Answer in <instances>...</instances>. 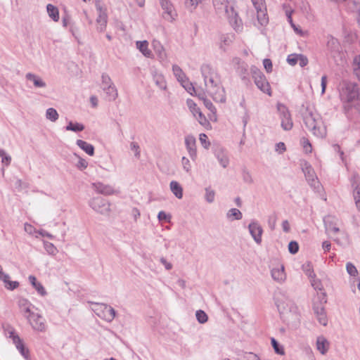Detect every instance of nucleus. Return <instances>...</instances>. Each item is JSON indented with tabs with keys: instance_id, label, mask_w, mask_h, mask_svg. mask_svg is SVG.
Masks as SVG:
<instances>
[{
	"instance_id": "nucleus-1",
	"label": "nucleus",
	"mask_w": 360,
	"mask_h": 360,
	"mask_svg": "<svg viewBox=\"0 0 360 360\" xmlns=\"http://www.w3.org/2000/svg\"><path fill=\"white\" fill-rule=\"evenodd\" d=\"M205 90L216 102L225 103L226 93L221 86V79L217 70L211 65L203 64L200 68Z\"/></svg>"
},
{
	"instance_id": "nucleus-2",
	"label": "nucleus",
	"mask_w": 360,
	"mask_h": 360,
	"mask_svg": "<svg viewBox=\"0 0 360 360\" xmlns=\"http://www.w3.org/2000/svg\"><path fill=\"white\" fill-rule=\"evenodd\" d=\"M305 127L317 138H324L327 134L326 127L320 114L307 109L302 112Z\"/></svg>"
},
{
	"instance_id": "nucleus-3",
	"label": "nucleus",
	"mask_w": 360,
	"mask_h": 360,
	"mask_svg": "<svg viewBox=\"0 0 360 360\" xmlns=\"http://www.w3.org/2000/svg\"><path fill=\"white\" fill-rule=\"evenodd\" d=\"M212 4L219 15L226 17L236 32L240 31L241 20L228 0H212Z\"/></svg>"
},
{
	"instance_id": "nucleus-4",
	"label": "nucleus",
	"mask_w": 360,
	"mask_h": 360,
	"mask_svg": "<svg viewBox=\"0 0 360 360\" xmlns=\"http://www.w3.org/2000/svg\"><path fill=\"white\" fill-rule=\"evenodd\" d=\"M281 297H277L276 304L283 318H297L298 315V308L294 302L283 293H280Z\"/></svg>"
},
{
	"instance_id": "nucleus-5",
	"label": "nucleus",
	"mask_w": 360,
	"mask_h": 360,
	"mask_svg": "<svg viewBox=\"0 0 360 360\" xmlns=\"http://www.w3.org/2000/svg\"><path fill=\"white\" fill-rule=\"evenodd\" d=\"M318 298L319 301H314L313 303V311L319 323L326 326L328 324V318L324 307L327 302L326 293L318 294Z\"/></svg>"
},
{
	"instance_id": "nucleus-6",
	"label": "nucleus",
	"mask_w": 360,
	"mask_h": 360,
	"mask_svg": "<svg viewBox=\"0 0 360 360\" xmlns=\"http://www.w3.org/2000/svg\"><path fill=\"white\" fill-rule=\"evenodd\" d=\"M340 96L343 102L350 103L359 98L358 85L354 82H345L340 91Z\"/></svg>"
},
{
	"instance_id": "nucleus-7",
	"label": "nucleus",
	"mask_w": 360,
	"mask_h": 360,
	"mask_svg": "<svg viewBox=\"0 0 360 360\" xmlns=\"http://www.w3.org/2000/svg\"><path fill=\"white\" fill-rule=\"evenodd\" d=\"M93 310L98 317L108 322H111L116 314L112 307L103 303H95Z\"/></svg>"
},
{
	"instance_id": "nucleus-8",
	"label": "nucleus",
	"mask_w": 360,
	"mask_h": 360,
	"mask_svg": "<svg viewBox=\"0 0 360 360\" xmlns=\"http://www.w3.org/2000/svg\"><path fill=\"white\" fill-rule=\"evenodd\" d=\"M252 72L255 84L257 88L259 89L262 92L268 94L269 96H271V86L264 75L256 68H252Z\"/></svg>"
},
{
	"instance_id": "nucleus-9",
	"label": "nucleus",
	"mask_w": 360,
	"mask_h": 360,
	"mask_svg": "<svg viewBox=\"0 0 360 360\" xmlns=\"http://www.w3.org/2000/svg\"><path fill=\"white\" fill-rule=\"evenodd\" d=\"M277 110L281 120V127L285 131L290 130L293 127V122L288 108L282 103L277 104Z\"/></svg>"
},
{
	"instance_id": "nucleus-10",
	"label": "nucleus",
	"mask_w": 360,
	"mask_h": 360,
	"mask_svg": "<svg viewBox=\"0 0 360 360\" xmlns=\"http://www.w3.org/2000/svg\"><path fill=\"white\" fill-rule=\"evenodd\" d=\"M89 206L101 214H107L110 212V203L101 196L93 198L89 201Z\"/></svg>"
},
{
	"instance_id": "nucleus-11",
	"label": "nucleus",
	"mask_w": 360,
	"mask_h": 360,
	"mask_svg": "<svg viewBox=\"0 0 360 360\" xmlns=\"http://www.w3.org/2000/svg\"><path fill=\"white\" fill-rule=\"evenodd\" d=\"M248 230L255 242L260 245L262 243L263 229L259 223L256 220H252L248 225Z\"/></svg>"
},
{
	"instance_id": "nucleus-12",
	"label": "nucleus",
	"mask_w": 360,
	"mask_h": 360,
	"mask_svg": "<svg viewBox=\"0 0 360 360\" xmlns=\"http://www.w3.org/2000/svg\"><path fill=\"white\" fill-rule=\"evenodd\" d=\"M161 7L164 11L162 16L168 20L172 21L176 16V13L174 9V6L169 0H160Z\"/></svg>"
},
{
	"instance_id": "nucleus-13",
	"label": "nucleus",
	"mask_w": 360,
	"mask_h": 360,
	"mask_svg": "<svg viewBox=\"0 0 360 360\" xmlns=\"http://www.w3.org/2000/svg\"><path fill=\"white\" fill-rule=\"evenodd\" d=\"M302 171L304 174L307 181L311 187L316 188V184L317 186H319V182L317 181L315 172L309 163L305 162L304 167H302Z\"/></svg>"
},
{
	"instance_id": "nucleus-14",
	"label": "nucleus",
	"mask_w": 360,
	"mask_h": 360,
	"mask_svg": "<svg viewBox=\"0 0 360 360\" xmlns=\"http://www.w3.org/2000/svg\"><path fill=\"white\" fill-rule=\"evenodd\" d=\"M32 328L38 331H44L46 326L43 321V318L37 314L32 313L30 315H25Z\"/></svg>"
},
{
	"instance_id": "nucleus-15",
	"label": "nucleus",
	"mask_w": 360,
	"mask_h": 360,
	"mask_svg": "<svg viewBox=\"0 0 360 360\" xmlns=\"http://www.w3.org/2000/svg\"><path fill=\"white\" fill-rule=\"evenodd\" d=\"M323 223L326 233H337L340 231V229L337 226L338 219L332 215L326 216L323 218Z\"/></svg>"
},
{
	"instance_id": "nucleus-16",
	"label": "nucleus",
	"mask_w": 360,
	"mask_h": 360,
	"mask_svg": "<svg viewBox=\"0 0 360 360\" xmlns=\"http://www.w3.org/2000/svg\"><path fill=\"white\" fill-rule=\"evenodd\" d=\"M326 48L330 55L334 57L335 54L340 52V44L337 39L328 35L327 37Z\"/></svg>"
},
{
	"instance_id": "nucleus-17",
	"label": "nucleus",
	"mask_w": 360,
	"mask_h": 360,
	"mask_svg": "<svg viewBox=\"0 0 360 360\" xmlns=\"http://www.w3.org/2000/svg\"><path fill=\"white\" fill-rule=\"evenodd\" d=\"M352 186L354 188L353 195L356 206L360 210V177L354 174L352 178Z\"/></svg>"
},
{
	"instance_id": "nucleus-18",
	"label": "nucleus",
	"mask_w": 360,
	"mask_h": 360,
	"mask_svg": "<svg viewBox=\"0 0 360 360\" xmlns=\"http://www.w3.org/2000/svg\"><path fill=\"white\" fill-rule=\"evenodd\" d=\"M25 79L27 82L32 83L34 88H45L46 83L42 79L41 77L32 72H28L25 75Z\"/></svg>"
},
{
	"instance_id": "nucleus-19",
	"label": "nucleus",
	"mask_w": 360,
	"mask_h": 360,
	"mask_svg": "<svg viewBox=\"0 0 360 360\" xmlns=\"http://www.w3.org/2000/svg\"><path fill=\"white\" fill-rule=\"evenodd\" d=\"M196 140L192 135H188L185 137V145L189 155L193 160L196 158Z\"/></svg>"
},
{
	"instance_id": "nucleus-20",
	"label": "nucleus",
	"mask_w": 360,
	"mask_h": 360,
	"mask_svg": "<svg viewBox=\"0 0 360 360\" xmlns=\"http://www.w3.org/2000/svg\"><path fill=\"white\" fill-rule=\"evenodd\" d=\"M13 343L15 345L16 349L19 351L21 355L25 359H28L30 357V352L25 346L22 340L19 336H13Z\"/></svg>"
},
{
	"instance_id": "nucleus-21",
	"label": "nucleus",
	"mask_w": 360,
	"mask_h": 360,
	"mask_svg": "<svg viewBox=\"0 0 360 360\" xmlns=\"http://www.w3.org/2000/svg\"><path fill=\"white\" fill-rule=\"evenodd\" d=\"M214 155L216 158L218 160L219 164L224 168L228 167L229 164V159L227 155V153L222 148H217L214 152Z\"/></svg>"
},
{
	"instance_id": "nucleus-22",
	"label": "nucleus",
	"mask_w": 360,
	"mask_h": 360,
	"mask_svg": "<svg viewBox=\"0 0 360 360\" xmlns=\"http://www.w3.org/2000/svg\"><path fill=\"white\" fill-rule=\"evenodd\" d=\"M317 350L323 355H325L330 347V342L323 335L319 336L316 342Z\"/></svg>"
},
{
	"instance_id": "nucleus-23",
	"label": "nucleus",
	"mask_w": 360,
	"mask_h": 360,
	"mask_svg": "<svg viewBox=\"0 0 360 360\" xmlns=\"http://www.w3.org/2000/svg\"><path fill=\"white\" fill-rule=\"evenodd\" d=\"M151 74L155 85L161 90H165L167 89V84L163 75L156 70H152Z\"/></svg>"
},
{
	"instance_id": "nucleus-24",
	"label": "nucleus",
	"mask_w": 360,
	"mask_h": 360,
	"mask_svg": "<svg viewBox=\"0 0 360 360\" xmlns=\"http://www.w3.org/2000/svg\"><path fill=\"white\" fill-rule=\"evenodd\" d=\"M94 188L98 193L103 195H111L114 193V189L110 185H105L101 182H96L93 184Z\"/></svg>"
},
{
	"instance_id": "nucleus-25",
	"label": "nucleus",
	"mask_w": 360,
	"mask_h": 360,
	"mask_svg": "<svg viewBox=\"0 0 360 360\" xmlns=\"http://www.w3.org/2000/svg\"><path fill=\"white\" fill-rule=\"evenodd\" d=\"M99 15L96 19L97 22V30L99 32H103L105 30L106 25H107V14L104 11L99 7Z\"/></svg>"
},
{
	"instance_id": "nucleus-26",
	"label": "nucleus",
	"mask_w": 360,
	"mask_h": 360,
	"mask_svg": "<svg viewBox=\"0 0 360 360\" xmlns=\"http://www.w3.org/2000/svg\"><path fill=\"white\" fill-rule=\"evenodd\" d=\"M190 108L193 115L197 117L199 123L202 125H205L207 123V120L205 115L202 113L200 108L197 107V105L194 103L190 105Z\"/></svg>"
},
{
	"instance_id": "nucleus-27",
	"label": "nucleus",
	"mask_w": 360,
	"mask_h": 360,
	"mask_svg": "<svg viewBox=\"0 0 360 360\" xmlns=\"http://www.w3.org/2000/svg\"><path fill=\"white\" fill-rule=\"evenodd\" d=\"M30 283L32 284L33 288L37 291V292L41 295L45 296L47 292L41 283L37 282V278L34 276L30 275L28 277Z\"/></svg>"
},
{
	"instance_id": "nucleus-28",
	"label": "nucleus",
	"mask_w": 360,
	"mask_h": 360,
	"mask_svg": "<svg viewBox=\"0 0 360 360\" xmlns=\"http://www.w3.org/2000/svg\"><path fill=\"white\" fill-rule=\"evenodd\" d=\"M136 47L144 56L147 58H151L153 56L152 51L148 49V43L147 41H136Z\"/></svg>"
},
{
	"instance_id": "nucleus-29",
	"label": "nucleus",
	"mask_w": 360,
	"mask_h": 360,
	"mask_svg": "<svg viewBox=\"0 0 360 360\" xmlns=\"http://www.w3.org/2000/svg\"><path fill=\"white\" fill-rule=\"evenodd\" d=\"M76 143L79 148L83 150L89 155L93 156L94 155V147L92 144L81 139H78Z\"/></svg>"
},
{
	"instance_id": "nucleus-30",
	"label": "nucleus",
	"mask_w": 360,
	"mask_h": 360,
	"mask_svg": "<svg viewBox=\"0 0 360 360\" xmlns=\"http://www.w3.org/2000/svg\"><path fill=\"white\" fill-rule=\"evenodd\" d=\"M271 277L274 281L282 282L285 278L284 272V266H281L280 268H274L271 270Z\"/></svg>"
},
{
	"instance_id": "nucleus-31",
	"label": "nucleus",
	"mask_w": 360,
	"mask_h": 360,
	"mask_svg": "<svg viewBox=\"0 0 360 360\" xmlns=\"http://www.w3.org/2000/svg\"><path fill=\"white\" fill-rule=\"evenodd\" d=\"M103 91L105 93L107 99L110 101H115L117 96V90L115 84L108 87H103Z\"/></svg>"
},
{
	"instance_id": "nucleus-32",
	"label": "nucleus",
	"mask_w": 360,
	"mask_h": 360,
	"mask_svg": "<svg viewBox=\"0 0 360 360\" xmlns=\"http://www.w3.org/2000/svg\"><path fill=\"white\" fill-rule=\"evenodd\" d=\"M170 189L173 194L178 198L181 199L183 197V188L181 185L176 181L170 182Z\"/></svg>"
},
{
	"instance_id": "nucleus-33",
	"label": "nucleus",
	"mask_w": 360,
	"mask_h": 360,
	"mask_svg": "<svg viewBox=\"0 0 360 360\" xmlns=\"http://www.w3.org/2000/svg\"><path fill=\"white\" fill-rule=\"evenodd\" d=\"M46 11L49 14V16L55 22H58L59 20V11L58 8L51 4H49L46 6Z\"/></svg>"
},
{
	"instance_id": "nucleus-34",
	"label": "nucleus",
	"mask_w": 360,
	"mask_h": 360,
	"mask_svg": "<svg viewBox=\"0 0 360 360\" xmlns=\"http://www.w3.org/2000/svg\"><path fill=\"white\" fill-rule=\"evenodd\" d=\"M352 67L354 75L360 82V55H356L354 57Z\"/></svg>"
},
{
	"instance_id": "nucleus-35",
	"label": "nucleus",
	"mask_w": 360,
	"mask_h": 360,
	"mask_svg": "<svg viewBox=\"0 0 360 360\" xmlns=\"http://www.w3.org/2000/svg\"><path fill=\"white\" fill-rule=\"evenodd\" d=\"M18 305L21 311L24 313V316L32 314L30 306L32 304L26 299L21 298L18 301Z\"/></svg>"
},
{
	"instance_id": "nucleus-36",
	"label": "nucleus",
	"mask_w": 360,
	"mask_h": 360,
	"mask_svg": "<svg viewBox=\"0 0 360 360\" xmlns=\"http://www.w3.org/2000/svg\"><path fill=\"white\" fill-rule=\"evenodd\" d=\"M233 61L238 64L237 72L240 75L243 79H245L248 73L247 65L240 60L238 58H235Z\"/></svg>"
},
{
	"instance_id": "nucleus-37",
	"label": "nucleus",
	"mask_w": 360,
	"mask_h": 360,
	"mask_svg": "<svg viewBox=\"0 0 360 360\" xmlns=\"http://www.w3.org/2000/svg\"><path fill=\"white\" fill-rule=\"evenodd\" d=\"M226 217L231 221L240 220L242 219L243 214L239 210L236 208H231L226 213Z\"/></svg>"
},
{
	"instance_id": "nucleus-38",
	"label": "nucleus",
	"mask_w": 360,
	"mask_h": 360,
	"mask_svg": "<svg viewBox=\"0 0 360 360\" xmlns=\"http://www.w3.org/2000/svg\"><path fill=\"white\" fill-rule=\"evenodd\" d=\"M172 70L174 75H175L179 82H180L181 84L186 82V79H187L186 75L184 74V72L182 71L179 66H178L177 65H174L172 66Z\"/></svg>"
},
{
	"instance_id": "nucleus-39",
	"label": "nucleus",
	"mask_w": 360,
	"mask_h": 360,
	"mask_svg": "<svg viewBox=\"0 0 360 360\" xmlns=\"http://www.w3.org/2000/svg\"><path fill=\"white\" fill-rule=\"evenodd\" d=\"M257 20L261 25H265L269 22V18L267 16L266 8L264 9H259L257 11Z\"/></svg>"
},
{
	"instance_id": "nucleus-40",
	"label": "nucleus",
	"mask_w": 360,
	"mask_h": 360,
	"mask_svg": "<svg viewBox=\"0 0 360 360\" xmlns=\"http://www.w3.org/2000/svg\"><path fill=\"white\" fill-rule=\"evenodd\" d=\"M65 129L67 131L79 132L84 129V125L79 122H72L70 121L68 124L65 127Z\"/></svg>"
},
{
	"instance_id": "nucleus-41",
	"label": "nucleus",
	"mask_w": 360,
	"mask_h": 360,
	"mask_svg": "<svg viewBox=\"0 0 360 360\" xmlns=\"http://www.w3.org/2000/svg\"><path fill=\"white\" fill-rule=\"evenodd\" d=\"M234 39V36L233 34H222L220 37L221 45L220 48L225 51V48L224 46H229L231 44Z\"/></svg>"
},
{
	"instance_id": "nucleus-42",
	"label": "nucleus",
	"mask_w": 360,
	"mask_h": 360,
	"mask_svg": "<svg viewBox=\"0 0 360 360\" xmlns=\"http://www.w3.org/2000/svg\"><path fill=\"white\" fill-rule=\"evenodd\" d=\"M46 117L51 122H56L58 119V113L54 108H49L46 110Z\"/></svg>"
},
{
	"instance_id": "nucleus-43",
	"label": "nucleus",
	"mask_w": 360,
	"mask_h": 360,
	"mask_svg": "<svg viewBox=\"0 0 360 360\" xmlns=\"http://www.w3.org/2000/svg\"><path fill=\"white\" fill-rule=\"evenodd\" d=\"M200 99L203 101L205 106L212 113H215L217 110L212 103L204 96V94H198Z\"/></svg>"
},
{
	"instance_id": "nucleus-44",
	"label": "nucleus",
	"mask_w": 360,
	"mask_h": 360,
	"mask_svg": "<svg viewBox=\"0 0 360 360\" xmlns=\"http://www.w3.org/2000/svg\"><path fill=\"white\" fill-rule=\"evenodd\" d=\"M271 343L276 354L281 355L284 354L283 347L281 345H280L275 338H272L271 339Z\"/></svg>"
},
{
	"instance_id": "nucleus-45",
	"label": "nucleus",
	"mask_w": 360,
	"mask_h": 360,
	"mask_svg": "<svg viewBox=\"0 0 360 360\" xmlns=\"http://www.w3.org/2000/svg\"><path fill=\"white\" fill-rule=\"evenodd\" d=\"M214 197H215L214 191L212 190L210 187L205 188V200L209 203H212L214 200Z\"/></svg>"
},
{
	"instance_id": "nucleus-46",
	"label": "nucleus",
	"mask_w": 360,
	"mask_h": 360,
	"mask_svg": "<svg viewBox=\"0 0 360 360\" xmlns=\"http://www.w3.org/2000/svg\"><path fill=\"white\" fill-rule=\"evenodd\" d=\"M44 247L46 251L51 255H55L58 252L57 248L54 246V245L50 242L44 241Z\"/></svg>"
},
{
	"instance_id": "nucleus-47",
	"label": "nucleus",
	"mask_w": 360,
	"mask_h": 360,
	"mask_svg": "<svg viewBox=\"0 0 360 360\" xmlns=\"http://www.w3.org/2000/svg\"><path fill=\"white\" fill-rule=\"evenodd\" d=\"M111 78L106 73H103L101 76V88L103 87H108L111 85H113Z\"/></svg>"
},
{
	"instance_id": "nucleus-48",
	"label": "nucleus",
	"mask_w": 360,
	"mask_h": 360,
	"mask_svg": "<svg viewBox=\"0 0 360 360\" xmlns=\"http://www.w3.org/2000/svg\"><path fill=\"white\" fill-rule=\"evenodd\" d=\"M195 316L200 323H205L207 321L208 316L207 314L202 310H198L195 313Z\"/></svg>"
},
{
	"instance_id": "nucleus-49",
	"label": "nucleus",
	"mask_w": 360,
	"mask_h": 360,
	"mask_svg": "<svg viewBox=\"0 0 360 360\" xmlns=\"http://www.w3.org/2000/svg\"><path fill=\"white\" fill-rule=\"evenodd\" d=\"M0 157L1 158V162L5 166H8L11 162V157L6 154L4 149H0Z\"/></svg>"
},
{
	"instance_id": "nucleus-50",
	"label": "nucleus",
	"mask_w": 360,
	"mask_h": 360,
	"mask_svg": "<svg viewBox=\"0 0 360 360\" xmlns=\"http://www.w3.org/2000/svg\"><path fill=\"white\" fill-rule=\"evenodd\" d=\"M181 84L191 95H193L194 94L197 95L195 87L191 83H189L187 79H186V82Z\"/></svg>"
},
{
	"instance_id": "nucleus-51",
	"label": "nucleus",
	"mask_w": 360,
	"mask_h": 360,
	"mask_svg": "<svg viewBox=\"0 0 360 360\" xmlns=\"http://www.w3.org/2000/svg\"><path fill=\"white\" fill-rule=\"evenodd\" d=\"M199 140H200V142L202 144V146L205 149L209 148V147L210 146V142L209 141L208 137L205 134H204V133L200 134V136H199Z\"/></svg>"
},
{
	"instance_id": "nucleus-52",
	"label": "nucleus",
	"mask_w": 360,
	"mask_h": 360,
	"mask_svg": "<svg viewBox=\"0 0 360 360\" xmlns=\"http://www.w3.org/2000/svg\"><path fill=\"white\" fill-rule=\"evenodd\" d=\"M311 284L315 290H322L323 285L321 281L315 277L310 279Z\"/></svg>"
},
{
	"instance_id": "nucleus-53",
	"label": "nucleus",
	"mask_w": 360,
	"mask_h": 360,
	"mask_svg": "<svg viewBox=\"0 0 360 360\" xmlns=\"http://www.w3.org/2000/svg\"><path fill=\"white\" fill-rule=\"evenodd\" d=\"M239 360H261V359L257 354H255L252 352H248V353L244 354L242 356H240Z\"/></svg>"
},
{
	"instance_id": "nucleus-54",
	"label": "nucleus",
	"mask_w": 360,
	"mask_h": 360,
	"mask_svg": "<svg viewBox=\"0 0 360 360\" xmlns=\"http://www.w3.org/2000/svg\"><path fill=\"white\" fill-rule=\"evenodd\" d=\"M299 60V54L297 53H292L288 55L287 58V62L290 65H295L297 63Z\"/></svg>"
},
{
	"instance_id": "nucleus-55",
	"label": "nucleus",
	"mask_w": 360,
	"mask_h": 360,
	"mask_svg": "<svg viewBox=\"0 0 360 360\" xmlns=\"http://www.w3.org/2000/svg\"><path fill=\"white\" fill-rule=\"evenodd\" d=\"M303 271L310 279L316 276L310 264L303 265Z\"/></svg>"
},
{
	"instance_id": "nucleus-56",
	"label": "nucleus",
	"mask_w": 360,
	"mask_h": 360,
	"mask_svg": "<svg viewBox=\"0 0 360 360\" xmlns=\"http://www.w3.org/2000/svg\"><path fill=\"white\" fill-rule=\"evenodd\" d=\"M346 269L350 276H355L358 274L356 266L351 262L347 263Z\"/></svg>"
},
{
	"instance_id": "nucleus-57",
	"label": "nucleus",
	"mask_w": 360,
	"mask_h": 360,
	"mask_svg": "<svg viewBox=\"0 0 360 360\" xmlns=\"http://www.w3.org/2000/svg\"><path fill=\"white\" fill-rule=\"evenodd\" d=\"M201 0H185V6L187 8L195 9Z\"/></svg>"
},
{
	"instance_id": "nucleus-58",
	"label": "nucleus",
	"mask_w": 360,
	"mask_h": 360,
	"mask_svg": "<svg viewBox=\"0 0 360 360\" xmlns=\"http://www.w3.org/2000/svg\"><path fill=\"white\" fill-rule=\"evenodd\" d=\"M288 250L292 255L296 254L299 250L298 243L296 241H290L288 244Z\"/></svg>"
},
{
	"instance_id": "nucleus-59",
	"label": "nucleus",
	"mask_w": 360,
	"mask_h": 360,
	"mask_svg": "<svg viewBox=\"0 0 360 360\" xmlns=\"http://www.w3.org/2000/svg\"><path fill=\"white\" fill-rule=\"evenodd\" d=\"M252 2V4L256 9V11H259V9H264L266 8L265 1L264 0H251Z\"/></svg>"
},
{
	"instance_id": "nucleus-60",
	"label": "nucleus",
	"mask_w": 360,
	"mask_h": 360,
	"mask_svg": "<svg viewBox=\"0 0 360 360\" xmlns=\"http://www.w3.org/2000/svg\"><path fill=\"white\" fill-rule=\"evenodd\" d=\"M155 46V51L158 54V57L161 59H163L165 57V53L163 46L158 44V46Z\"/></svg>"
},
{
	"instance_id": "nucleus-61",
	"label": "nucleus",
	"mask_w": 360,
	"mask_h": 360,
	"mask_svg": "<svg viewBox=\"0 0 360 360\" xmlns=\"http://www.w3.org/2000/svg\"><path fill=\"white\" fill-rule=\"evenodd\" d=\"M181 163H182L184 169L188 173L190 172L191 169V165L190 163V160L188 158L183 157L182 160H181Z\"/></svg>"
},
{
	"instance_id": "nucleus-62",
	"label": "nucleus",
	"mask_w": 360,
	"mask_h": 360,
	"mask_svg": "<svg viewBox=\"0 0 360 360\" xmlns=\"http://www.w3.org/2000/svg\"><path fill=\"white\" fill-rule=\"evenodd\" d=\"M301 141H302V143L303 145V148H304V150L306 151V153H311V145L309 141L304 137H303Z\"/></svg>"
},
{
	"instance_id": "nucleus-63",
	"label": "nucleus",
	"mask_w": 360,
	"mask_h": 360,
	"mask_svg": "<svg viewBox=\"0 0 360 360\" xmlns=\"http://www.w3.org/2000/svg\"><path fill=\"white\" fill-rule=\"evenodd\" d=\"M350 3L354 6L353 10L358 12L357 22L360 25V4L355 1H349V4Z\"/></svg>"
},
{
	"instance_id": "nucleus-64",
	"label": "nucleus",
	"mask_w": 360,
	"mask_h": 360,
	"mask_svg": "<svg viewBox=\"0 0 360 360\" xmlns=\"http://www.w3.org/2000/svg\"><path fill=\"white\" fill-rule=\"evenodd\" d=\"M130 148L131 150L135 152V156L139 158L140 157V148L139 144L136 142H131L130 144Z\"/></svg>"
}]
</instances>
